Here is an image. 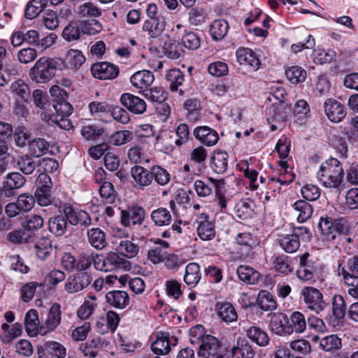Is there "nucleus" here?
<instances>
[{
	"mask_svg": "<svg viewBox=\"0 0 358 358\" xmlns=\"http://www.w3.org/2000/svg\"><path fill=\"white\" fill-rule=\"evenodd\" d=\"M343 176L342 164L336 158H330L322 163L317 172V180L327 188H338Z\"/></svg>",
	"mask_w": 358,
	"mask_h": 358,
	"instance_id": "1",
	"label": "nucleus"
},
{
	"mask_svg": "<svg viewBox=\"0 0 358 358\" xmlns=\"http://www.w3.org/2000/svg\"><path fill=\"white\" fill-rule=\"evenodd\" d=\"M61 64V59L59 58L42 57L30 69L29 76L36 83H47L55 76Z\"/></svg>",
	"mask_w": 358,
	"mask_h": 358,
	"instance_id": "2",
	"label": "nucleus"
},
{
	"mask_svg": "<svg viewBox=\"0 0 358 358\" xmlns=\"http://www.w3.org/2000/svg\"><path fill=\"white\" fill-rule=\"evenodd\" d=\"M128 264V261L113 252L107 253L106 256L97 254L94 259V268L104 272L125 268Z\"/></svg>",
	"mask_w": 358,
	"mask_h": 358,
	"instance_id": "3",
	"label": "nucleus"
},
{
	"mask_svg": "<svg viewBox=\"0 0 358 358\" xmlns=\"http://www.w3.org/2000/svg\"><path fill=\"white\" fill-rule=\"evenodd\" d=\"M26 178L18 172L8 173L0 186V197L12 199L26 183Z\"/></svg>",
	"mask_w": 358,
	"mask_h": 358,
	"instance_id": "4",
	"label": "nucleus"
},
{
	"mask_svg": "<svg viewBox=\"0 0 358 358\" xmlns=\"http://www.w3.org/2000/svg\"><path fill=\"white\" fill-rule=\"evenodd\" d=\"M55 206L58 208L59 213L65 214L68 219L69 225H81L88 227L92 224V219L90 215L82 210L75 209L69 203H55Z\"/></svg>",
	"mask_w": 358,
	"mask_h": 358,
	"instance_id": "5",
	"label": "nucleus"
},
{
	"mask_svg": "<svg viewBox=\"0 0 358 358\" xmlns=\"http://www.w3.org/2000/svg\"><path fill=\"white\" fill-rule=\"evenodd\" d=\"M301 294L307 308L317 314H320L328 306L322 293L315 287H305L301 289Z\"/></svg>",
	"mask_w": 358,
	"mask_h": 358,
	"instance_id": "6",
	"label": "nucleus"
},
{
	"mask_svg": "<svg viewBox=\"0 0 358 358\" xmlns=\"http://www.w3.org/2000/svg\"><path fill=\"white\" fill-rule=\"evenodd\" d=\"M92 281L90 272H77L70 275L64 283V290L70 294L78 293L87 288Z\"/></svg>",
	"mask_w": 358,
	"mask_h": 358,
	"instance_id": "7",
	"label": "nucleus"
},
{
	"mask_svg": "<svg viewBox=\"0 0 358 358\" xmlns=\"http://www.w3.org/2000/svg\"><path fill=\"white\" fill-rule=\"evenodd\" d=\"M198 355L203 358H223V350L218 339L211 335L198 348Z\"/></svg>",
	"mask_w": 358,
	"mask_h": 358,
	"instance_id": "8",
	"label": "nucleus"
},
{
	"mask_svg": "<svg viewBox=\"0 0 358 358\" xmlns=\"http://www.w3.org/2000/svg\"><path fill=\"white\" fill-rule=\"evenodd\" d=\"M93 76L100 80H113L119 75V67L112 63L102 62L92 65Z\"/></svg>",
	"mask_w": 358,
	"mask_h": 358,
	"instance_id": "9",
	"label": "nucleus"
},
{
	"mask_svg": "<svg viewBox=\"0 0 358 358\" xmlns=\"http://www.w3.org/2000/svg\"><path fill=\"white\" fill-rule=\"evenodd\" d=\"M324 110L325 115L332 122L338 123L341 122L347 115L345 106L332 98L325 101Z\"/></svg>",
	"mask_w": 358,
	"mask_h": 358,
	"instance_id": "10",
	"label": "nucleus"
},
{
	"mask_svg": "<svg viewBox=\"0 0 358 358\" xmlns=\"http://www.w3.org/2000/svg\"><path fill=\"white\" fill-rule=\"evenodd\" d=\"M120 101L122 106L135 115H141L146 111L147 105L145 101L130 93L122 94Z\"/></svg>",
	"mask_w": 358,
	"mask_h": 358,
	"instance_id": "11",
	"label": "nucleus"
},
{
	"mask_svg": "<svg viewBox=\"0 0 358 358\" xmlns=\"http://www.w3.org/2000/svg\"><path fill=\"white\" fill-rule=\"evenodd\" d=\"M145 211L140 206H133L121 212V223L125 227L140 225L144 220Z\"/></svg>",
	"mask_w": 358,
	"mask_h": 358,
	"instance_id": "12",
	"label": "nucleus"
},
{
	"mask_svg": "<svg viewBox=\"0 0 358 358\" xmlns=\"http://www.w3.org/2000/svg\"><path fill=\"white\" fill-rule=\"evenodd\" d=\"M233 358H254L256 350L250 342L245 338H238L231 349Z\"/></svg>",
	"mask_w": 358,
	"mask_h": 358,
	"instance_id": "13",
	"label": "nucleus"
},
{
	"mask_svg": "<svg viewBox=\"0 0 358 358\" xmlns=\"http://www.w3.org/2000/svg\"><path fill=\"white\" fill-rule=\"evenodd\" d=\"M193 134L201 143L206 146H213L215 145L219 140L217 132L207 126L196 127L194 129Z\"/></svg>",
	"mask_w": 358,
	"mask_h": 358,
	"instance_id": "14",
	"label": "nucleus"
},
{
	"mask_svg": "<svg viewBox=\"0 0 358 358\" xmlns=\"http://www.w3.org/2000/svg\"><path fill=\"white\" fill-rule=\"evenodd\" d=\"M66 217V215L62 213L50 217L48 222L49 231L56 236L65 234L70 227Z\"/></svg>",
	"mask_w": 358,
	"mask_h": 358,
	"instance_id": "15",
	"label": "nucleus"
},
{
	"mask_svg": "<svg viewBox=\"0 0 358 358\" xmlns=\"http://www.w3.org/2000/svg\"><path fill=\"white\" fill-rule=\"evenodd\" d=\"M112 243L119 254L127 258L134 257L139 251L138 244L127 239H115Z\"/></svg>",
	"mask_w": 358,
	"mask_h": 358,
	"instance_id": "16",
	"label": "nucleus"
},
{
	"mask_svg": "<svg viewBox=\"0 0 358 358\" xmlns=\"http://www.w3.org/2000/svg\"><path fill=\"white\" fill-rule=\"evenodd\" d=\"M237 62L241 65H249L254 70H257L260 65V61L255 52L248 48H239L236 52Z\"/></svg>",
	"mask_w": 358,
	"mask_h": 358,
	"instance_id": "17",
	"label": "nucleus"
},
{
	"mask_svg": "<svg viewBox=\"0 0 358 358\" xmlns=\"http://www.w3.org/2000/svg\"><path fill=\"white\" fill-rule=\"evenodd\" d=\"M215 309L218 317L225 323H230L237 320L238 314L234 306L227 301H217Z\"/></svg>",
	"mask_w": 358,
	"mask_h": 358,
	"instance_id": "18",
	"label": "nucleus"
},
{
	"mask_svg": "<svg viewBox=\"0 0 358 358\" xmlns=\"http://www.w3.org/2000/svg\"><path fill=\"white\" fill-rule=\"evenodd\" d=\"M273 269L284 275H287L294 271L292 259L284 254L273 255L271 258Z\"/></svg>",
	"mask_w": 358,
	"mask_h": 358,
	"instance_id": "19",
	"label": "nucleus"
},
{
	"mask_svg": "<svg viewBox=\"0 0 358 358\" xmlns=\"http://www.w3.org/2000/svg\"><path fill=\"white\" fill-rule=\"evenodd\" d=\"M80 20L69 22L62 31V37L68 42L78 41L85 34Z\"/></svg>",
	"mask_w": 358,
	"mask_h": 358,
	"instance_id": "20",
	"label": "nucleus"
},
{
	"mask_svg": "<svg viewBox=\"0 0 358 358\" xmlns=\"http://www.w3.org/2000/svg\"><path fill=\"white\" fill-rule=\"evenodd\" d=\"M229 155L225 151H214L210 157V166L217 174L224 173L228 167Z\"/></svg>",
	"mask_w": 358,
	"mask_h": 358,
	"instance_id": "21",
	"label": "nucleus"
},
{
	"mask_svg": "<svg viewBox=\"0 0 358 358\" xmlns=\"http://www.w3.org/2000/svg\"><path fill=\"white\" fill-rule=\"evenodd\" d=\"M154 80L153 73L148 70L137 71L130 78L132 85L138 89L148 87L152 84Z\"/></svg>",
	"mask_w": 358,
	"mask_h": 358,
	"instance_id": "22",
	"label": "nucleus"
},
{
	"mask_svg": "<svg viewBox=\"0 0 358 358\" xmlns=\"http://www.w3.org/2000/svg\"><path fill=\"white\" fill-rule=\"evenodd\" d=\"M107 302L112 306L123 309L129 303V297L126 292L114 290L106 294Z\"/></svg>",
	"mask_w": 358,
	"mask_h": 358,
	"instance_id": "23",
	"label": "nucleus"
},
{
	"mask_svg": "<svg viewBox=\"0 0 358 358\" xmlns=\"http://www.w3.org/2000/svg\"><path fill=\"white\" fill-rule=\"evenodd\" d=\"M61 320V306L57 303H55L48 310V316L45 322L47 330L45 332L52 331L55 329L60 324Z\"/></svg>",
	"mask_w": 358,
	"mask_h": 358,
	"instance_id": "24",
	"label": "nucleus"
},
{
	"mask_svg": "<svg viewBox=\"0 0 358 358\" xmlns=\"http://www.w3.org/2000/svg\"><path fill=\"white\" fill-rule=\"evenodd\" d=\"M332 313L334 319L331 323L335 327L344 319L346 314V306L343 297L341 295H336L332 301Z\"/></svg>",
	"mask_w": 358,
	"mask_h": 358,
	"instance_id": "25",
	"label": "nucleus"
},
{
	"mask_svg": "<svg viewBox=\"0 0 358 358\" xmlns=\"http://www.w3.org/2000/svg\"><path fill=\"white\" fill-rule=\"evenodd\" d=\"M247 337L260 347H265L269 344L270 338L268 334L257 326H252L246 330Z\"/></svg>",
	"mask_w": 358,
	"mask_h": 358,
	"instance_id": "26",
	"label": "nucleus"
},
{
	"mask_svg": "<svg viewBox=\"0 0 358 358\" xmlns=\"http://www.w3.org/2000/svg\"><path fill=\"white\" fill-rule=\"evenodd\" d=\"M166 26L164 19L148 20L143 24V31L148 33L150 37L157 38L163 33Z\"/></svg>",
	"mask_w": 358,
	"mask_h": 358,
	"instance_id": "27",
	"label": "nucleus"
},
{
	"mask_svg": "<svg viewBox=\"0 0 358 358\" xmlns=\"http://www.w3.org/2000/svg\"><path fill=\"white\" fill-rule=\"evenodd\" d=\"M289 322L285 315L280 314L275 315L271 321V329L273 332L278 335H286L292 333L291 327L287 326Z\"/></svg>",
	"mask_w": 358,
	"mask_h": 358,
	"instance_id": "28",
	"label": "nucleus"
},
{
	"mask_svg": "<svg viewBox=\"0 0 358 358\" xmlns=\"http://www.w3.org/2000/svg\"><path fill=\"white\" fill-rule=\"evenodd\" d=\"M236 273L241 281L248 284L257 283L261 277L260 273L249 266L241 265L237 268Z\"/></svg>",
	"mask_w": 358,
	"mask_h": 358,
	"instance_id": "29",
	"label": "nucleus"
},
{
	"mask_svg": "<svg viewBox=\"0 0 358 358\" xmlns=\"http://www.w3.org/2000/svg\"><path fill=\"white\" fill-rule=\"evenodd\" d=\"M290 107H287L284 103H280L276 107H271L266 111L267 120L271 119L275 123H282L285 122Z\"/></svg>",
	"mask_w": 358,
	"mask_h": 358,
	"instance_id": "30",
	"label": "nucleus"
},
{
	"mask_svg": "<svg viewBox=\"0 0 358 358\" xmlns=\"http://www.w3.org/2000/svg\"><path fill=\"white\" fill-rule=\"evenodd\" d=\"M105 341L100 337H95L88 342L82 343L80 345V350L84 354L85 357L94 358L102 347Z\"/></svg>",
	"mask_w": 358,
	"mask_h": 358,
	"instance_id": "31",
	"label": "nucleus"
},
{
	"mask_svg": "<svg viewBox=\"0 0 358 358\" xmlns=\"http://www.w3.org/2000/svg\"><path fill=\"white\" fill-rule=\"evenodd\" d=\"M50 148V143L44 138H36L29 141L28 150L31 156L39 157L46 154Z\"/></svg>",
	"mask_w": 358,
	"mask_h": 358,
	"instance_id": "32",
	"label": "nucleus"
},
{
	"mask_svg": "<svg viewBox=\"0 0 358 358\" xmlns=\"http://www.w3.org/2000/svg\"><path fill=\"white\" fill-rule=\"evenodd\" d=\"M131 175L135 182L141 187L148 186L152 183L151 171L141 166H134L131 169Z\"/></svg>",
	"mask_w": 358,
	"mask_h": 358,
	"instance_id": "33",
	"label": "nucleus"
},
{
	"mask_svg": "<svg viewBox=\"0 0 358 358\" xmlns=\"http://www.w3.org/2000/svg\"><path fill=\"white\" fill-rule=\"evenodd\" d=\"M292 208L297 214L299 222H304L308 220L313 214L312 206L304 200H298L292 205Z\"/></svg>",
	"mask_w": 358,
	"mask_h": 358,
	"instance_id": "34",
	"label": "nucleus"
},
{
	"mask_svg": "<svg viewBox=\"0 0 358 358\" xmlns=\"http://www.w3.org/2000/svg\"><path fill=\"white\" fill-rule=\"evenodd\" d=\"M38 160H35L31 155H22L17 160V167L24 174H31L39 166Z\"/></svg>",
	"mask_w": 358,
	"mask_h": 358,
	"instance_id": "35",
	"label": "nucleus"
},
{
	"mask_svg": "<svg viewBox=\"0 0 358 358\" xmlns=\"http://www.w3.org/2000/svg\"><path fill=\"white\" fill-rule=\"evenodd\" d=\"M201 280L200 266L192 262L187 265L184 275L185 282L189 286L195 287Z\"/></svg>",
	"mask_w": 358,
	"mask_h": 358,
	"instance_id": "36",
	"label": "nucleus"
},
{
	"mask_svg": "<svg viewBox=\"0 0 358 358\" xmlns=\"http://www.w3.org/2000/svg\"><path fill=\"white\" fill-rule=\"evenodd\" d=\"M87 236L91 245L97 250H101L107 245L105 234L99 228L88 230Z\"/></svg>",
	"mask_w": 358,
	"mask_h": 358,
	"instance_id": "37",
	"label": "nucleus"
},
{
	"mask_svg": "<svg viewBox=\"0 0 358 358\" xmlns=\"http://www.w3.org/2000/svg\"><path fill=\"white\" fill-rule=\"evenodd\" d=\"M150 217L155 225L158 227L169 225L172 220L169 210L165 208H159L154 210L151 213Z\"/></svg>",
	"mask_w": 358,
	"mask_h": 358,
	"instance_id": "38",
	"label": "nucleus"
},
{
	"mask_svg": "<svg viewBox=\"0 0 358 358\" xmlns=\"http://www.w3.org/2000/svg\"><path fill=\"white\" fill-rule=\"evenodd\" d=\"M229 30L228 22L224 20H214L210 27V33L213 40L220 41L224 38Z\"/></svg>",
	"mask_w": 358,
	"mask_h": 358,
	"instance_id": "39",
	"label": "nucleus"
},
{
	"mask_svg": "<svg viewBox=\"0 0 358 358\" xmlns=\"http://www.w3.org/2000/svg\"><path fill=\"white\" fill-rule=\"evenodd\" d=\"M162 50L163 53L171 59H177L183 54V50L180 43L171 38L164 42Z\"/></svg>",
	"mask_w": 358,
	"mask_h": 358,
	"instance_id": "40",
	"label": "nucleus"
},
{
	"mask_svg": "<svg viewBox=\"0 0 358 358\" xmlns=\"http://www.w3.org/2000/svg\"><path fill=\"white\" fill-rule=\"evenodd\" d=\"M278 241L281 248L287 253L295 252L300 247L299 238L292 234L282 236Z\"/></svg>",
	"mask_w": 358,
	"mask_h": 358,
	"instance_id": "41",
	"label": "nucleus"
},
{
	"mask_svg": "<svg viewBox=\"0 0 358 358\" xmlns=\"http://www.w3.org/2000/svg\"><path fill=\"white\" fill-rule=\"evenodd\" d=\"M341 274L344 283L348 287V294L358 299V275L355 273L348 272L344 269H341Z\"/></svg>",
	"mask_w": 358,
	"mask_h": 358,
	"instance_id": "42",
	"label": "nucleus"
},
{
	"mask_svg": "<svg viewBox=\"0 0 358 358\" xmlns=\"http://www.w3.org/2000/svg\"><path fill=\"white\" fill-rule=\"evenodd\" d=\"M318 229L321 233L327 237V239L334 240L336 237V231L335 229L334 220L330 217H321L318 224Z\"/></svg>",
	"mask_w": 358,
	"mask_h": 358,
	"instance_id": "43",
	"label": "nucleus"
},
{
	"mask_svg": "<svg viewBox=\"0 0 358 358\" xmlns=\"http://www.w3.org/2000/svg\"><path fill=\"white\" fill-rule=\"evenodd\" d=\"M32 98L36 107L50 113V116H54L51 104L48 102V97L45 92L41 90H36L33 92Z\"/></svg>",
	"mask_w": 358,
	"mask_h": 358,
	"instance_id": "44",
	"label": "nucleus"
},
{
	"mask_svg": "<svg viewBox=\"0 0 358 358\" xmlns=\"http://www.w3.org/2000/svg\"><path fill=\"white\" fill-rule=\"evenodd\" d=\"M253 207L254 203L251 201L241 200L234 206L236 215L242 220L252 217Z\"/></svg>",
	"mask_w": 358,
	"mask_h": 358,
	"instance_id": "45",
	"label": "nucleus"
},
{
	"mask_svg": "<svg viewBox=\"0 0 358 358\" xmlns=\"http://www.w3.org/2000/svg\"><path fill=\"white\" fill-rule=\"evenodd\" d=\"M34 250L38 258L45 260L52 252L51 240L46 237L41 238L35 244Z\"/></svg>",
	"mask_w": 358,
	"mask_h": 358,
	"instance_id": "46",
	"label": "nucleus"
},
{
	"mask_svg": "<svg viewBox=\"0 0 358 358\" xmlns=\"http://www.w3.org/2000/svg\"><path fill=\"white\" fill-rule=\"evenodd\" d=\"M10 90L14 96H18L19 99L29 100L30 97L29 87L21 79L13 82L10 86Z\"/></svg>",
	"mask_w": 358,
	"mask_h": 358,
	"instance_id": "47",
	"label": "nucleus"
},
{
	"mask_svg": "<svg viewBox=\"0 0 358 358\" xmlns=\"http://www.w3.org/2000/svg\"><path fill=\"white\" fill-rule=\"evenodd\" d=\"M33 237L32 232L27 231L23 227V229L10 231L8 234L6 238L10 243L19 244L31 241Z\"/></svg>",
	"mask_w": 358,
	"mask_h": 358,
	"instance_id": "48",
	"label": "nucleus"
},
{
	"mask_svg": "<svg viewBox=\"0 0 358 358\" xmlns=\"http://www.w3.org/2000/svg\"><path fill=\"white\" fill-rule=\"evenodd\" d=\"M48 0H31L27 5L24 16L29 20L36 17L45 7Z\"/></svg>",
	"mask_w": 358,
	"mask_h": 358,
	"instance_id": "49",
	"label": "nucleus"
},
{
	"mask_svg": "<svg viewBox=\"0 0 358 358\" xmlns=\"http://www.w3.org/2000/svg\"><path fill=\"white\" fill-rule=\"evenodd\" d=\"M285 76L290 83L296 85L305 81L307 73L300 66H292L285 70Z\"/></svg>",
	"mask_w": 358,
	"mask_h": 358,
	"instance_id": "50",
	"label": "nucleus"
},
{
	"mask_svg": "<svg viewBox=\"0 0 358 358\" xmlns=\"http://www.w3.org/2000/svg\"><path fill=\"white\" fill-rule=\"evenodd\" d=\"M51 109L53 114L56 115L55 118L68 117L73 112L72 106L64 100H54L51 104Z\"/></svg>",
	"mask_w": 358,
	"mask_h": 358,
	"instance_id": "51",
	"label": "nucleus"
},
{
	"mask_svg": "<svg viewBox=\"0 0 358 358\" xmlns=\"http://www.w3.org/2000/svg\"><path fill=\"white\" fill-rule=\"evenodd\" d=\"M197 234L203 241L212 240L215 236V229L213 222L206 220L199 222L197 227Z\"/></svg>",
	"mask_w": 358,
	"mask_h": 358,
	"instance_id": "52",
	"label": "nucleus"
},
{
	"mask_svg": "<svg viewBox=\"0 0 358 358\" xmlns=\"http://www.w3.org/2000/svg\"><path fill=\"white\" fill-rule=\"evenodd\" d=\"M257 303L259 308L265 311L273 310L277 306L272 294L266 290H262L259 292Z\"/></svg>",
	"mask_w": 358,
	"mask_h": 358,
	"instance_id": "53",
	"label": "nucleus"
},
{
	"mask_svg": "<svg viewBox=\"0 0 358 358\" xmlns=\"http://www.w3.org/2000/svg\"><path fill=\"white\" fill-rule=\"evenodd\" d=\"M166 77L172 92L177 91L179 86L182 85L184 82V74L179 69H173L169 70Z\"/></svg>",
	"mask_w": 358,
	"mask_h": 358,
	"instance_id": "54",
	"label": "nucleus"
},
{
	"mask_svg": "<svg viewBox=\"0 0 358 358\" xmlns=\"http://www.w3.org/2000/svg\"><path fill=\"white\" fill-rule=\"evenodd\" d=\"M41 348L43 351L57 358H64L66 356V348L56 341H46Z\"/></svg>",
	"mask_w": 358,
	"mask_h": 358,
	"instance_id": "55",
	"label": "nucleus"
},
{
	"mask_svg": "<svg viewBox=\"0 0 358 358\" xmlns=\"http://www.w3.org/2000/svg\"><path fill=\"white\" fill-rule=\"evenodd\" d=\"M80 18L96 17L101 15V10L91 2L85 3L78 6L77 10Z\"/></svg>",
	"mask_w": 358,
	"mask_h": 358,
	"instance_id": "56",
	"label": "nucleus"
},
{
	"mask_svg": "<svg viewBox=\"0 0 358 358\" xmlns=\"http://www.w3.org/2000/svg\"><path fill=\"white\" fill-rule=\"evenodd\" d=\"M182 45L189 50H196L201 45L200 36L194 31L185 32L181 38Z\"/></svg>",
	"mask_w": 358,
	"mask_h": 358,
	"instance_id": "57",
	"label": "nucleus"
},
{
	"mask_svg": "<svg viewBox=\"0 0 358 358\" xmlns=\"http://www.w3.org/2000/svg\"><path fill=\"white\" fill-rule=\"evenodd\" d=\"M66 61L71 69H78L85 62V57L81 51L71 49L67 52Z\"/></svg>",
	"mask_w": 358,
	"mask_h": 358,
	"instance_id": "58",
	"label": "nucleus"
},
{
	"mask_svg": "<svg viewBox=\"0 0 358 358\" xmlns=\"http://www.w3.org/2000/svg\"><path fill=\"white\" fill-rule=\"evenodd\" d=\"M289 327H291L292 332L302 333L306 327V321L304 315L300 312H294L291 316Z\"/></svg>",
	"mask_w": 358,
	"mask_h": 358,
	"instance_id": "59",
	"label": "nucleus"
},
{
	"mask_svg": "<svg viewBox=\"0 0 358 358\" xmlns=\"http://www.w3.org/2000/svg\"><path fill=\"white\" fill-rule=\"evenodd\" d=\"M320 345L327 352L338 350L342 346L341 339L336 335H329L320 340Z\"/></svg>",
	"mask_w": 358,
	"mask_h": 358,
	"instance_id": "60",
	"label": "nucleus"
},
{
	"mask_svg": "<svg viewBox=\"0 0 358 358\" xmlns=\"http://www.w3.org/2000/svg\"><path fill=\"white\" fill-rule=\"evenodd\" d=\"M34 197L35 202L41 206H48L56 203L52 194V189H36Z\"/></svg>",
	"mask_w": 358,
	"mask_h": 358,
	"instance_id": "61",
	"label": "nucleus"
},
{
	"mask_svg": "<svg viewBox=\"0 0 358 358\" xmlns=\"http://www.w3.org/2000/svg\"><path fill=\"white\" fill-rule=\"evenodd\" d=\"M44 283L43 282H30L24 285L21 289V297L22 299L28 302L32 299L34 294L36 292V289L39 288L42 291L43 290Z\"/></svg>",
	"mask_w": 358,
	"mask_h": 358,
	"instance_id": "62",
	"label": "nucleus"
},
{
	"mask_svg": "<svg viewBox=\"0 0 358 358\" xmlns=\"http://www.w3.org/2000/svg\"><path fill=\"white\" fill-rule=\"evenodd\" d=\"M134 138V134L129 130H121L113 134L109 141L111 144L120 146L131 141Z\"/></svg>",
	"mask_w": 358,
	"mask_h": 358,
	"instance_id": "63",
	"label": "nucleus"
},
{
	"mask_svg": "<svg viewBox=\"0 0 358 358\" xmlns=\"http://www.w3.org/2000/svg\"><path fill=\"white\" fill-rule=\"evenodd\" d=\"M207 335L202 325H196L189 330V341L192 345H198L199 348L203 343V341L207 337Z\"/></svg>",
	"mask_w": 358,
	"mask_h": 358,
	"instance_id": "64",
	"label": "nucleus"
}]
</instances>
